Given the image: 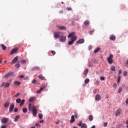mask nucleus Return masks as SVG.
<instances>
[{"label": "nucleus", "instance_id": "obj_49", "mask_svg": "<svg viewBox=\"0 0 128 128\" xmlns=\"http://www.w3.org/2000/svg\"><path fill=\"white\" fill-rule=\"evenodd\" d=\"M66 10H72V8L68 7L66 8Z\"/></svg>", "mask_w": 128, "mask_h": 128}, {"label": "nucleus", "instance_id": "obj_55", "mask_svg": "<svg viewBox=\"0 0 128 128\" xmlns=\"http://www.w3.org/2000/svg\"><path fill=\"white\" fill-rule=\"evenodd\" d=\"M52 54L54 55L56 54V52L55 51H52Z\"/></svg>", "mask_w": 128, "mask_h": 128}, {"label": "nucleus", "instance_id": "obj_27", "mask_svg": "<svg viewBox=\"0 0 128 128\" xmlns=\"http://www.w3.org/2000/svg\"><path fill=\"white\" fill-rule=\"evenodd\" d=\"M88 118H89V120H90V122H92V120H94V117L90 115V116H89Z\"/></svg>", "mask_w": 128, "mask_h": 128}, {"label": "nucleus", "instance_id": "obj_2", "mask_svg": "<svg viewBox=\"0 0 128 128\" xmlns=\"http://www.w3.org/2000/svg\"><path fill=\"white\" fill-rule=\"evenodd\" d=\"M112 58H114V55H112V54H110L109 55V57L107 58V60L110 64H112L114 62Z\"/></svg>", "mask_w": 128, "mask_h": 128}, {"label": "nucleus", "instance_id": "obj_25", "mask_svg": "<svg viewBox=\"0 0 128 128\" xmlns=\"http://www.w3.org/2000/svg\"><path fill=\"white\" fill-rule=\"evenodd\" d=\"M81 128H88V126L86 124H82Z\"/></svg>", "mask_w": 128, "mask_h": 128}, {"label": "nucleus", "instance_id": "obj_56", "mask_svg": "<svg viewBox=\"0 0 128 128\" xmlns=\"http://www.w3.org/2000/svg\"><path fill=\"white\" fill-rule=\"evenodd\" d=\"M42 91L40 90H37L36 91V93L37 94H40V92H41Z\"/></svg>", "mask_w": 128, "mask_h": 128}, {"label": "nucleus", "instance_id": "obj_1", "mask_svg": "<svg viewBox=\"0 0 128 128\" xmlns=\"http://www.w3.org/2000/svg\"><path fill=\"white\" fill-rule=\"evenodd\" d=\"M75 34L76 33L74 32H72L68 35V38H71V40L68 42V46H72L74 44V42L78 40L76 36H74Z\"/></svg>", "mask_w": 128, "mask_h": 128}, {"label": "nucleus", "instance_id": "obj_18", "mask_svg": "<svg viewBox=\"0 0 128 128\" xmlns=\"http://www.w3.org/2000/svg\"><path fill=\"white\" fill-rule=\"evenodd\" d=\"M84 24L85 26H90V21L88 20H86L84 21Z\"/></svg>", "mask_w": 128, "mask_h": 128}, {"label": "nucleus", "instance_id": "obj_60", "mask_svg": "<svg viewBox=\"0 0 128 128\" xmlns=\"http://www.w3.org/2000/svg\"><path fill=\"white\" fill-rule=\"evenodd\" d=\"M39 122L42 123L44 122V120H41Z\"/></svg>", "mask_w": 128, "mask_h": 128}, {"label": "nucleus", "instance_id": "obj_46", "mask_svg": "<svg viewBox=\"0 0 128 128\" xmlns=\"http://www.w3.org/2000/svg\"><path fill=\"white\" fill-rule=\"evenodd\" d=\"M36 126H38L39 128H40V124L38 123H36V124H35Z\"/></svg>", "mask_w": 128, "mask_h": 128}, {"label": "nucleus", "instance_id": "obj_34", "mask_svg": "<svg viewBox=\"0 0 128 128\" xmlns=\"http://www.w3.org/2000/svg\"><path fill=\"white\" fill-rule=\"evenodd\" d=\"M88 82H90V79L87 78L85 80L84 83L86 84H88Z\"/></svg>", "mask_w": 128, "mask_h": 128}, {"label": "nucleus", "instance_id": "obj_6", "mask_svg": "<svg viewBox=\"0 0 128 128\" xmlns=\"http://www.w3.org/2000/svg\"><path fill=\"white\" fill-rule=\"evenodd\" d=\"M84 38H81L78 40L76 42V44H84Z\"/></svg>", "mask_w": 128, "mask_h": 128}, {"label": "nucleus", "instance_id": "obj_37", "mask_svg": "<svg viewBox=\"0 0 128 128\" xmlns=\"http://www.w3.org/2000/svg\"><path fill=\"white\" fill-rule=\"evenodd\" d=\"M14 84H16V86H20V82H14Z\"/></svg>", "mask_w": 128, "mask_h": 128}, {"label": "nucleus", "instance_id": "obj_53", "mask_svg": "<svg viewBox=\"0 0 128 128\" xmlns=\"http://www.w3.org/2000/svg\"><path fill=\"white\" fill-rule=\"evenodd\" d=\"M113 86H114V88H116V84H113Z\"/></svg>", "mask_w": 128, "mask_h": 128}, {"label": "nucleus", "instance_id": "obj_32", "mask_svg": "<svg viewBox=\"0 0 128 128\" xmlns=\"http://www.w3.org/2000/svg\"><path fill=\"white\" fill-rule=\"evenodd\" d=\"M20 102H22V99L20 98L16 100V104H20Z\"/></svg>", "mask_w": 128, "mask_h": 128}, {"label": "nucleus", "instance_id": "obj_43", "mask_svg": "<svg viewBox=\"0 0 128 128\" xmlns=\"http://www.w3.org/2000/svg\"><path fill=\"white\" fill-rule=\"evenodd\" d=\"M104 126H108V122H104Z\"/></svg>", "mask_w": 128, "mask_h": 128}, {"label": "nucleus", "instance_id": "obj_51", "mask_svg": "<svg viewBox=\"0 0 128 128\" xmlns=\"http://www.w3.org/2000/svg\"><path fill=\"white\" fill-rule=\"evenodd\" d=\"M36 80L35 79H34V80L32 81V83H33V84H36Z\"/></svg>", "mask_w": 128, "mask_h": 128}, {"label": "nucleus", "instance_id": "obj_29", "mask_svg": "<svg viewBox=\"0 0 128 128\" xmlns=\"http://www.w3.org/2000/svg\"><path fill=\"white\" fill-rule=\"evenodd\" d=\"M34 98L33 97H31L29 100H28V102H34Z\"/></svg>", "mask_w": 128, "mask_h": 128}, {"label": "nucleus", "instance_id": "obj_39", "mask_svg": "<svg viewBox=\"0 0 128 128\" xmlns=\"http://www.w3.org/2000/svg\"><path fill=\"white\" fill-rule=\"evenodd\" d=\"M15 66L16 68H20V64H16V65H15Z\"/></svg>", "mask_w": 128, "mask_h": 128}, {"label": "nucleus", "instance_id": "obj_26", "mask_svg": "<svg viewBox=\"0 0 128 128\" xmlns=\"http://www.w3.org/2000/svg\"><path fill=\"white\" fill-rule=\"evenodd\" d=\"M20 118V116L17 115L14 118V122H18V119Z\"/></svg>", "mask_w": 128, "mask_h": 128}, {"label": "nucleus", "instance_id": "obj_4", "mask_svg": "<svg viewBox=\"0 0 128 128\" xmlns=\"http://www.w3.org/2000/svg\"><path fill=\"white\" fill-rule=\"evenodd\" d=\"M66 36H60V40L61 42H66Z\"/></svg>", "mask_w": 128, "mask_h": 128}, {"label": "nucleus", "instance_id": "obj_22", "mask_svg": "<svg viewBox=\"0 0 128 128\" xmlns=\"http://www.w3.org/2000/svg\"><path fill=\"white\" fill-rule=\"evenodd\" d=\"M26 102V100H21V102H20V106H24V102Z\"/></svg>", "mask_w": 128, "mask_h": 128}, {"label": "nucleus", "instance_id": "obj_5", "mask_svg": "<svg viewBox=\"0 0 128 128\" xmlns=\"http://www.w3.org/2000/svg\"><path fill=\"white\" fill-rule=\"evenodd\" d=\"M60 32H54V38H58L60 36Z\"/></svg>", "mask_w": 128, "mask_h": 128}, {"label": "nucleus", "instance_id": "obj_19", "mask_svg": "<svg viewBox=\"0 0 128 128\" xmlns=\"http://www.w3.org/2000/svg\"><path fill=\"white\" fill-rule=\"evenodd\" d=\"M28 110H30V112H32V104L30 103L28 104Z\"/></svg>", "mask_w": 128, "mask_h": 128}, {"label": "nucleus", "instance_id": "obj_64", "mask_svg": "<svg viewBox=\"0 0 128 128\" xmlns=\"http://www.w3.org/2000/svg\"><path fill=\"white\" fill-rule=\"evenodd\" d=\"M126 63L127 64H128V60H126Z\"/></svg>", "mask_w": 128, "mask_h": 128}, {"label": "nucleus", "instance_id": "obj_3", "mask_svg": "<svg viewBox=\"0 0 128 128\" xmlns=\"http://www.w3.org/2000/svg\"><path fill=\"white\" fill-rule=\"evenodd\" d=\"M32 114L33 116H36V115L37 114L38 110L36 108V106H34L32 107Z\"/></svg>", "mask_w": 128, "mask_h": 128}, {"label": "nucleus", "instance_id": "obj_47", "mask_svg": "<svg viewBox=\"0 0 128 128\" xmlns=\"http://www.w3.org/2000/svg\"><path fill=\"white\" fill-rule=\"evenodd\" d=\"M100 80H105V78L104 76H102V77L100 78Z\"/></svg>", "mask_w": 128, "mask_h": 128}, {"label": "nucleus", "instance_id": "obj_41", "mask_svg": "<svg viewBox=\"0 0 128 128\" xmlns=\"http://www.w3.org/2000/svg\"><path fill=\"white\" fill-rule=\"evenodd\" d=\"M93 32H94V30H92L89 32L90 34H92Z\"/></svg>", "mask_w": 128, "mask_h": 128}, {"label": "nucleus", "instance_id": "obj_44", "mask_svg": "<svg viewBox=\"0 0 128 128\" xmlns=\"http://www.w3.org/2000/svg\"><path fill=\"white\" fill-rule=\"evenodd\" d=\"M88 48L89 50H90L92 48V46H89Z\"/></svg>", "mask_w": 128, "mask_h": 128}, {"label": "nucleus", "instance_id": "obj_30", "mask_svg": "<svg viewBox=\"0 0 128 128\" xmlns=\"http://www.w3.org/2000/svg\"><path fill=\"white\" fill-rule=\"evenodd\" d=\"M58 28H61V30H64L66 29V26H58Z\"/></svg>", "mask_w": 128, "mask_h": 128}, {"label": "nucleus", "instance_id": "obj_63", "mask_svg": "<svg viewBox=\"0 0 128 128\" xmlns=\"http://www.w3.org/2000/svg\"><path fill=\"white\" fill-rule=\"evenodd\" d=\"M30 128H36V126H33L30 127Z\"/></svg>", "mask_w": 128, "mask_h": 128}, {"label": "nucleus", "instance_id": "obj_36", "mask_svg": "<svg viewBox=\"0 0 128 128\" xmlns=\"http://www.w3.org/2000/svg\"><path fill=\"white\" fill-rule=\"evenodd\" d=\"M38 116L39 118H40L41 120L42 118V114L40 113L38 114Z\"/></svg>", "mask_w": 128, "mask_h": 128}, {"label": "nucleus", "instance_id": "obj_13", "mask_svg": "<svg viewBox=\"0 0 128 128\" xmlns=\"http://www.w3.org/2000/svg\"><path fill=\"white\" fill-rule=\"evenodd\" d=\"M100 98H102L98 94H97L95 98L96 100H100Z\"/></svg>", "mask_w": 128, "mask_h": 128}, {"label": "nucleus", "instance_id": "obj_8", "mask_svg": "<svg viewBox=\"0 0 128 128\" xmlns=\"http://www.w3.org/2000/svg\"><path fill=\"white\" fill-rule=\"evenodd\" d=\"M14 108V104H12L9 108L10 112H12Z\"/></svg>", "mask_w": 128, "mask_h": 128}, {"label": "nucleus", "instance_id": "obj_23", "mask_svg": "<svg viewBox=\"0 0 128 128\" xmlns=\"http://www.w3.org/2000/svg\"><path fill=\"white\" fill-rule=\"evenodd\" d=\"M10 106V102H6L4 104V108H8Z\"/></svg>", "mask_w": 128, "mask_h": 128}, {"label": "nucleus", "instance_id": "obj_62", "mask_svg": "<svg viewBox=\"0 0 128 128\" xmlns=\"http://www.w3.org/2000/svg\"><path fill=\"white\" fill-rule=\"evenodd\" d=\"M60 124V122L58 121L57 122H56V124Z\"/></svg>", "mask_w": 128, "mask_h": 128}, {"label": "nucleus", "instance_id": "obj_57", "mask_svg": "<svg viewBox=\"0 0 128 128\" xmlns=\"http://www.w3.org/2000/svg\"><path fill=\"white\" fill-rule=\"evenodd\" d=\"M122 74V70H120L118 72V74Z\"/></svg>", "mask_w": 128, "mask_h": 128}, {"label": "nucleus", "instance_id": "obj_12", "mask_svg": "<svg viewBox=\"0 0 128 128\" xmlns=\"http://www.w3.org/2000/svg\"><path fill=\"white\" fill-rule=\"evenodd\" d=\"M18 60V56H16L12 60V64H16Z\"/></svg>", "mask_w": 128, "mask_h": 128}, {"label": "nucleus", "instance_id": "obj_31", "mask_svg": "<svg viewBox=\"0 0 128 128\" xmlns=\"http://www.w3.org/2000/svg\"><path fill=\"white\" fill-rule=\"evenodd\" d=\"M27 112H28V109L26 108H24L22 109V112H24V114H26Z\"/></svg>", "mask_w": 128, "mask_h": 128}, {"label": "nucleus", "instance_id": "obj_14", "mask_svg": "<svg viewBox=\"0 0 128 128\" xmlns=\"http://www.w3.org/2000/svg\"><path fill=\"white\" fill-rule=\"evenodd\" d=\"M120 112H122V110H120V109H118L116 110V116H120Z\"/></svg>", "mask_w": 128, "mask_h": 128}, {"label": "nucleus", "instance_id": "obj_17", "mask_svg": "<svg viewBox=\"0 0 128 128\" xmlns=\"http://www.w3.org/2000/svg\"><path fill=\"white\" fill-rule=\"evenodd\" d=\"M110 40H116V36L114 35H111L110 37Z\"/></svg>", "mask_w": 128, "mask_h": 128}, {"label": "nucleus", "instance_id": "obj_58", "mask_svg": "<svg viewBox=\"0 0 128 128\" xmlns=\"http://www.w3.org/2000/svg\"><path fill=\"white\" fill-rule=\"evenodd\" d=\"M44 87H42L40 88V90H44Z\"/></svg>", "mask_w": 128, "mask_h": 128}, {"label": "nucleus", "instance_id": "obj_33", "mask_svg": "<svg viewBox=\"0 0 128 128\" xmlns=\"http://www.w3.org/2000/svg\"><path fill=\"white\" fill-rule=\"evenodd\" d=\"M111 70L112 72H116V67L114 66H112L111 67Z\"/></svg>", "mask_w": 128, "mask_h": 128}, {"label": "nucleus", "instance_id": "obj_9", "mask_svg": "<svg viewBox=\"0 0 128 128\" xmlns=\"http://www.w3.org/2000/svg\"><path fill=\"white\" fill-rule=\"evenodd\" d=\"M1 122L3 124H6V122H8V118H4L2 119Z\"/></svg>", "mask_w": 128, "mask_h": 128}, {"label": "nucleus", "instance_id": "obj_20", "mask_svg": "<svg viewBox=\"0 0 128 128\" xmlns=\"http://www.w3.org/2000/svg\"><path fill=\"white\" fill-rule=\"evenodd\" d=\"M88 69L85 70L84 72V76H88Z\"/></svg>", "mask_w": 128, "mask_h": 128}, {"label": "nucleus", "instance_id": "obj_61", "mask_svg": "<svg viewBox=\"0 0 128 128\" xmlns=\"http://www.w3.org/2000/svg\"><path fill=\"white\" fill-rule=\"evenodd\" d=\"M91 128H96V126L94 125L92 126Z\"/></svg>", "mask_w": 128, "mask_h": 128}, {"label": "nucleus", "instance_id": "obj_11", "mask_svg": "<svg viewBox=\"0 0 128 128\" xmlns=\"http://www.w3.org/2000/svg\"><path fill=\"white\" fill-rule=\"evenodd\" d=\"M2 86H4V88H8V86H10V83L6 82V84L5 82H3L2 84Z\"/></svg>", "mask_w": 128, "mask_h": 128}, {"label": "nucleus", "instance_id": "obj_16", "mask_svg": "<svg viewBox=\"0 0 128 128\" xmlns=\"http://www.w3.org/2000/svg\"><path fill=\"white\" fill-rule=\"evenodd\" d=\"M38 78L40 80H46V78L42 76V74H40L38 76Z\"/></svg>", "mask_w": 128, "mask_h": 128}, {"label": "nucleus", "instance_id": "obj_40", "mask_svg": "<svg viewBox=\"0 0 128 128\" xmlns=\"http://www.w3.org/2000/svg\"><path fill=\"white\" fill-rule=\"evenodd\" d=\"M120 78H121L120 76H118V84L120 82Z\"/></svg>", "mask_w": 128, "mask_h": 128}, {"label": "nucleus", "instance_id": "obj_42", "mask_svg": "<svg viewBox=\"0 0 128 128\" xmlns=\"http://www.w3.org/2000/svg\"><path fill=\"white\" fill-rule=\"evenodd\" d=\"M123 74H124V76H126V75L128 74V72H126V71L124 72Z\"/></svg>", "mask_w": 128, "mask_h": 128}, {"label": "nucleus", "instance_id": "obj_45", "mask_svg": "<svg viewBox=\"0 0 128 128\" xmlns=\"http://www.w3.org/2000/svg\"><path fill=\"white\" fill-rule=\"evenodd\" d=\"M14 112H18V108H15L14 109Z\"/></svg>", "mask_w": 128, "mask_h": 128}, {"label": "nucleus", "instance_id": "obj_7", "mask_svg": "<svg viewBox=\"0 0 128 128\" xmlns=\"http://www.w3.org/2000/svg\"><path fill=\"white\" fill-rule=\"evenodd\" d=\"M18 50V48H14V49H12L11 51V52H10V54H16Z\"/></svg>", "mask_w": 128, "mask_h": 128}, {"label": "nucleus", "instance_id": "obj_24", "mask_svg": "<svg viewBox=\"0 0 128 128\" xmlns=\"http://www.w3.org/2000/svg\"><path fill=\"white\" fill-rule=\"evenodd\" d=\"M2 48V49L3 50H6V46H4V44H2L0 46Z\"/></svg>", "mask_w": 128, "mask_h": 128}, {"label": "nucleus", "instance_id": "obj_48", "mask_svg": "<svg viewBox=\"0 0 128 128\" xmlns=\"http://www.w3.org/2000/svg\"><path fill=\"white\" fill-rule=\"evenodd\" d=\"M26 60H24L21 61L22 64H26Z\"/></svg>", "mask_w": 128, "mask_h": 128}, {"label": "nucleus", "instance_id": "obj_28", "mask_svg": "<svg viewBox=\"0 0 128 128\" xmlns=\"http://www.w3.org/2000/svg\"><path fill=\"white\" fill-rule=\"evenodd\" d=\"M38 68H40V67L36 66L32 68V70H38Z\"/></svg>", "mask_w": 128, "mask_h": 128}, {"label": "nucleus", "instance_id": "obj_38", "mask_svg": "<svg viewBox=\"0 0 128 128\" xmlns=\"http://www.w3.org/2000/svg\"><path fill=\"white\" fill-rule=\"evenodd\" d=\"M20 94V93H17L16 94H15L13 96V98H18Z\"/></svg>", "mask_w": 128, "mask_h": 128}, {"label": "nucleus", "instance_id": "obj_35", "mask_svg": "<svg viewBox=\"0 0 128 128\" xmlns=\"http://www.w3.org/2000/svg\"><path fill=\"white\" fill-rule=\"evenodd\" d=\"M122 87L120 88L118 90V94H120L122 92Z\"/></svg>", "mask_w": 128, "mask_h": 128}, {"label": "nucleus", "instance_id": "obj_54", "mask_svg": "<svg viewBox=\"0 0 128 128\" xmlns=\"http://www.w3.org/2000/svg\"><path fill=\"white\" fill-rule=\"evenodd\" d=\"M1 128H6V126L4 125L1 126Z\"/></svg>", "mask_w": 128, "mask_h": 128}, {"label": "nucleus", "instance_id": "obj_59", "mask_svg": "<svg viewBox=\"0 0 128 128\" xmlns=\"http://www.w3.org/2000/svg\"><path fill=\"white\" fill-rule=\"evenodd\" d=\"M24 75H20V78H24Z\"/></svg>", "mask_w": 128, "mask_h": 128}, {"label": "nucleus", "instance_id": "obj_50", "mask_svg": "<svg viewBox=\"0 0 128 128\" xmlns=\"http://www.w3.org/2000/svg\"><path fill=\"white\" fill-rule=\"evenodd\" d=\"M74 116V118H78V114L75 113Z\"/></svg>", "mask_w": 128, "mask_h": 128}, {"label": "nucleus", "instance_id": "obj_15", "mask_svg": "<svg viewBox=\"0 0 128 128\" xmlns=\"http://www.w3.org/2000/svg\"><path fill=\"white\" fill-rule=\"evenodd\" d=\"M74 120H76V119H74V115H72L71 116V120H70V122H74Z\"/></svg>", "mask_w": 128, "mask_h": 128}, {"label": "nucleus", "instance_id": "obj_21", "mask_svg": "<svg viewBox=\"0 0 128 128\" xmlns=\"http://www.w3.org/2000/svg\"><path fill=\"white\" fill-rule=\"evenodd\" d=\"M100 50V48H96L94 52V54H96L97 52H98Z\"/></svg>", "mask_w": 128, "mask_h": 128}, {"label": "nucleus", "instance_id": "obj_52", "mask_svg": "<svg viewBox=\"0 0 128 128\" xmlns=\"http://www.w3.org/2000/svg\"><path fill=\"white\" fill-rule=\"evenodd\" d=\"M82 122H80L78 124V126H81L82 127Z\"/></svg>", "mask_w": 128, "mask_h": 128}, {"label": "nucleus", "instance_id": "obj_10", "mask_svg": "<svg viewBox=\"0 0 128 128\" xmlns=\"http://www.w3.org/2000/svg\"><path fill=\"white\" fill-rule=\"evenodd\" d=\"M12 74H14V72H8L5 75V78H10L12 76Z\"/></svg>", "mask_w": 128, "mask_h": 128}]
</instances>
